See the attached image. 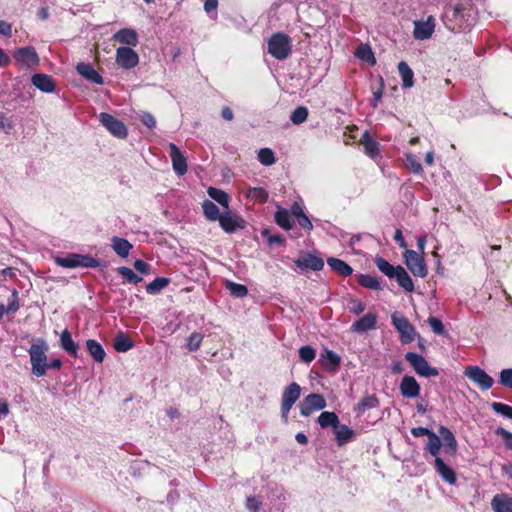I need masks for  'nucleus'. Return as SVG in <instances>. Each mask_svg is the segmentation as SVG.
<instances>
[{
    "label": "nucleus",
    "mask_w": 512,
    "mask_h": 512,
    "mask_svg": "<svg viewBox=\"0 0 512 512\" xmlns=\"http://www.w3.org/2000/svg\"><path fill=\"white\" fill-rule=\"evenodd\" d=\"M403 256L406 266L414 276L424 278L427 275V267L421 254L414 250H406Z\"/></svg>",
    "instance_id": "obj_10"
},
{
    "label": "nucleus",
    "mask_w": 512,
    "mask_h": 512,
    "mask_svg": "<svg viewBox=\"0 0 512 512\" xmlns=\"http://www.w3.org/2000/svg\"><path fill=\"white\" fill-rule=\"evenodd\" d=\"M111 248L121 258L128 257L133 245L124 238L114 236L111 239Z\"/></svg>",
    "instance_id": "obj_25"
},
{
    "label": "nucleus",
    "mask_w": 512,
    "mask_h": 512,
    "mask_svg": "<svg viewBox=\"0 0 512 512\" xmlns=\"http://www.w3.org/2000/svg\"><path fill=\"white\" fill-rule=\"evenodd\" d=\"M246 197L259 203H265L268 199V192L262 187H251L246 191Z\"/></svg>",
    "instance_id": "obj_42"
},
{
    "label": "nucleus",
    "mask_w": 512,
    "mask_h": 512,
    "mask_svg": "<svg viewBox=\"0 0 512 512\" xmlns=\"http://www.w3.org/2000/svg\"><path fill=\"white\" fill-rule=\"evenodd\" d=\"M377 324V315L375 313H367L360 319L355 321L350 330L355 333H365L369 330L375 329Z\"/></svg>",
    "instance_id": "obj_18"
},
{
    "label": "nucleus",
    "mask_w": 512,
    "mask_h": 512,
    "mask_svg": "<svg viewBox=\"0 0 512 512\" xmlns=\"http://www.w3.org/2000/svg\"><path fill=\"white\" fill-rule=\"evenodd\" d=\"M361 144L364 147L365 153L372 159L379 155V144L370 136L366 131L361 137Z\"/></svg>",
    "instance_id": "obj_32"
},
{
    "label": "nucleus",
    "mask_w": 512,
    "mask_h": 512,
    "mask_svg": "<svg viewBox=\"0 0 512 512\" xmlns=\"http://www.w3.org/2000/svg\"><path fill=\"white\" fill-rule=\"evenodd\" d=\"M308 109L304 106H299L293 110L290 115V120L293 124L299 125L307 120Z\"/></svg>",
    "instance_id": "obj_48"
},
{
    "label": "nucleus",
    "mask_w": 512,
    "mask_h": 512,
    "mask_svg": "<svg viewBox=\"0 0 512 512\" xmlns=\"http://www.w3.org/2000/svg\"><path fill=\"white\" fill-rule=\"evenodd\" d=\"M298 352H299V357H300L301 361H303L305 363L312 362L316 356L315 349L309 345L300 347Z\"/></svg>",
    "instance_id": "obj_53"
},
{
    "label": "nucleus",
    "mask_w": 512,
    "mask_h": 512,
    "mask_svg": "<svg viewBox=\"0 0 512 512\" xmlns=\"http://www.w3.org/2000/svg\"><path fill=\"white\" fill-rule=\"evenodd\" d=\"M356 56L370 64H375L376 62L374 54L368 45H360L356 51Z\"/></svg>",
    "instance_id": "obj_49"
},
{
    "label": "nucleus",
    "mask_w": 512,
    "mask_h": 512,
    "mask_svg": "<svg viewBox=\"0 0 512 512\" xmlns=\"http://www.w3.org/2000/svg\"><path fill=\"white\" fill-rule=\"evenodd\" d=\"M113 347L117 352H127L133 347V342L121 332L115 337Z\"/></svg>",
    "instance_id": "obj_40"
},
{
    "label": "nucleus",
    "mask_w": 512,
    "mask_h": 512,
    "mask_svg": "<svg viewBox=\"0 0 512 512\" xmlns=\"http://www.w3.org/2000/svg\"><path fill=\"white\" fill-rule=\"evenodd\" d=\"M434 30L435 18L430 15L425 21L420 20L414 22L413 36L417 40H426L432 36Z\"/></svg>",
    "instance_id": "obj_14"
},
{
    "label": "nucleus",
    "mask_w": 512,
    "mask_h": 512,
    "mask_svg": "<svg viewBox=\"0 0 512 512\" xmlns=\"http://www.w3.org/2000/svg\"><path fill=\"white\" fill-rule=\"evenodd\" d=\"M391 321L395 329L400 333L402 343L408 344L415 339V328L403 314L399 312L392 313Z\"/></svg>",
    "instance_id": "obj_5"
},
{
    "label": "nucleus",
    "mask_w": 512,
    "mask_h": 512,
    "mask_svg": "<svg viewBox=\"0 0 512 512\" xmlns=\"http://www.w3.org/2000/svg\"><path fill=\"white\" fill-rule=\"evenodd\" d=\"M499 383L512 390V368L502 369L499 373Z\"/></svg>",
    "instance_id": "obj_55"
},
{
    "label": "nucleus",
    "mask_w": 512,
    "mask_h": 512,
    "mask_svg": "<svg viewBox=\"0 0 512 512\" xmlns=\"http://www.w3.org/2000/svg\"><path fill=\"white\" fill-rule=\"evenodd\" d=\"M15 64L23 69H29L39 65V57L34 47L27 46L15 50L13 53Z\"/></svg>",
    "instance_id": "obj_7"
},
{
    "label": "nucleus",
    "mask_w": 512,
    "mask_h": 512,
    "mask_svg": "<svg viewBox=\"0 0 512 512\" xmlns=\"http://www.w3.org/2000/svg\"><path fill=\"white\" fill-rule=\"evenodd\" d=\"M169 284V279L165 277H157L152 282L147 284L146 292L150 295H155L163 290Z\"/></svg>",
    "instance_id": "obj_43"
},
{
    "label": "nucleus",
    "mask_w": 512,
    "mask_h": 512,
    "mask_svg": "<svg viewBox=\"0 0 512 512\" xmlns=\"http://www.w3.org/2000/svg\"><path fill=\"white\" fill-rule=\"evenodd\" d=\"M275 222L284 230H290L293 227L291 215L285 208H278L275 213Z\"/></svg>",
    "instance_id": "obj_35"
},
{
    "label": "nucleus",
    "mask_w": 512,
    "mask_h": 512,
    "mask_svg": "<svg viewBox=\"0 0 512 512\" xmlns=\"http://www.w3.org/2000/svg\"><path fill=\"white\" fill-rule=\"evenodd\" d=\"M325 407V398L320 394L312 393L304 398L303 402L300 405V413L302 416L307 417L312 412L322 410Z\"/></svg>",
    "instance_id": "obj_13"
},
{
    "label": "nucleus",
    "mask_w": 512,
    "mask_h": 512,
    "mask_svg": "<svg viewBox=\"0 0 512 512\" xmlns=\"http://www.w3.org/2000/svg\"><path fill=\"white\" fill-rule=\"evenodd\" d=\"M262 235L267 238V242L269 245L278 244L282 245L284 243V239L281 235H269L268 230H264Z\"/></svg>",
    "instance_id": "obj_61"
},
{
    "label": "nucleus",
    "mask_w": 512,
    "mask_h": 512,
    "mask_svg": "<svg viewBox=\"0 0 512 512\" xmlns=\"http://www.w3.org/2000/svg\"><path fill=\"white\" fill-rule=\"evenodd\" d=\"M115 61L120 68L130 70L138 65L139 56L131 47L122 46L116 50Z\"/></svg>",
    "instance_id": "obj_12"
},
{
    "label": "nucleus",
    "mask_w": 512,
    "mask_h": 512,
    "mask_svg": "<svg viewBox=\"0 0 512 512\" xmlns=\"http://www.w3.org/2000/svg\"><path fill=\"white\" fill-rule=\"evenodd\" d=\"M134 269L143 275L151 274V265L141 259H137L133 263Z\"/></svg>",
    "instance_id": "obj_58"
},
{
    "label": "nucleus",
    "mask_w": 512,
    "mask_h": 512,
    "mask_svg": "<svg viewBox=\"0 0 512 512\" xmlns=\"http://www.w3.org/2000/svg\"><path fill=\"white\" fill-rule=\"evenodd\" d=\"M434 467L437 474L447 483L453 485L456 483V474L454 470L444 463L442 458L434 459Z\"/></svg>",
    "instance_id": "obj_21"
},
{
    "label": "nucleus",
    "mask_w": 512,
    "mask_h": 512,
    "mask_svg": "<svg viewBox=\"0 0 512 512\" xmlns=\"http://www.w3.org/2000/svg\"><path fill=\"white\" fill-rule=\"evenodd\" d=\"M203 335L201 333L194 332L190 334L187 339V349L189 351H196L201 346Z\"/></svg>",
    "instance_id": "obj_54"
},
{
    "label": "nucleus",
    "mask_w": 512,
    "mask_h": 512,
    "mask_svg": "<svg viewBox=\"0 0 512 512\" xmlns=\"http://www.w3.org/2000/svg\"><path fill=\"white\" fill-rule=\"evenodd\" d=\"M398 72L402 79L403 88H411L414 85V73L405 61L399 62Z\"/></svg>",
    "instance_id": "obj_33"
},
{
    "label": "nucleus",
    "mask_w": 512,
    "mask_h": 512,
    "mask_svg": "<svg viewBox=\"0 0 512 512\" xmlns=\"http://www.w3.org/2000/svg\"><path fill=\"white\" fill-rule=\"evenodd\" d=\"M464 375L483 391L489 390L494 384V379L479 366L466 367Z\"/></svg>",
    "instance_id": "obj_8"
},
{
    "label": "nucleus",
    "mask_w": 512,
    "mask_h": 512,
    "mask_svg": "<svg viewBox=\"0 0 512 512\" xmlns=\"http://www.w3.org/2000/svg\"><path fill=\"white\" fill-rule=\"evenodd\" d=\"M333 431L339 446L352 441L355 437V432L347 425L341 424L340 422L337 424V426H335Z\"/></svg>",
    "instance_id": "obj_26"
},
{
    "label": "nucleus",
    "mask_w": 512,
    "mask_h": 512,
    "mask_svg": "<svg viewBox=\"0 0 512 512\" xmlns=\"http://www.w3.org/2000/svg\"><path fill=\"white\" fill-rule=\"evenodd\" d=\"M301 393L300 386L293 382L289 384L282 394V403L281 405L285 406V409L287 407H293V405L296 403V401L299 399Z\"/></svg>",
    "instance_id": "obj_22"
},
{
    "label": "nucleus",
    "mask_w": 512,
    "mask_h": 512,
    "mask_svg": "<svg viewBox=\"0 0 512 512\" xmlns=\"http://www.w3.org/2000/svg\"><path fill=\"white\" fill-rule=\"evenodd\" d=\"M170 158L173 170L179 176H183L187 172V160L184 154L179 150L176 144L170 143Z\"/></svg>",
    "instance_id": "obj_15"
},
{
    "label": "nucleus",
    "mask_w": 512,
    "mask_h": 512,
    "mask_svg": "<svg viewBox=\"0 0 512 512\" xmlns=\"http://www.w3.org/2000/svg\"><path fill=\"white\" fill-rule=\"evenodd\" d=\"M406 158V167L410 169L414 174L420 175L423 173V168L420 162L417 160L416 156L412 153H407L405 155Z\"/></svg>",
    "instance_id": "obj_50"
},
{
    "label": "nucleus",
    "mask_w": 512,
    "mask_h": 512,
    "mask_svg": "<svg viewBox=\"0 0 512 512\" xmlns=\"http://www.w3.org/2000/svg\"><path fill=\"white\" fill-rule=\"evenodd\" d=\"M202 209L204 216L209 221H217V219L220 218L221 213L219 211V208L213 201L207 199L204 200L202 203Z\"/></svg>",
    "instance_id": "obj_37"
},
{
    "label": "nucleus",
    "mask_w": 512,
    "mask_h": 512,
    "mask_svg": "<svg viewBox=\"0 0 512 512\" xmlns=\"http://www.w3.org/2000/svg\"><path fill=\"white\" fill-rule=\"evenodd\" d=\"M320 361L326 370H335L341 363V357L336 352L326 349L321 354Z\"/></svg>",
    "instance_id": "obj_29"
},
{
    "label": "nucleus",
    "mask_w": 512,
    "mask_h": 512,
    "mask_svg": "<svg viewBox=\"0 0 512 512\" xmlns=\"http://www.w3.org/2000/svg\"><path fill=\"white\" fill-rule=\"evenodd\" d=\"M207 193L211 199L216 201L225 209L229 208V196L226 192L215 187H209Z\"/></svg>",
    "instance_id": "obj_36"
},
{
    "label": "nucleus",
    "mask_w": 512,
    "mask_h": 512,
    "mask_svg": "<svg viewBox=\"0 0 512 512\" xmlns=\"http://www.w3.org/2000/svg\"><path fill=\"white\" fill-rule=\"evenodd\" d=\"M495 434L502 438L506 449L512 450V433L502 427L495 430Z\"/></svg>",
    "instance_id": "obj_56"
},
{
    "label": "nucleus",
    "mask_w": 512,
    "mask_h": 512,
    "mask_svg": "<svg viewBox=\"0 0 512 512\" xmlns=\"http://www.w3.org/2000/svg\"><path fill=\"white\" fill-rule=\"evenodd\" d=\"M258 161L264 166H271L276 162L274 152L270 148H261L257 155Z\"/></svg>",
    "instance_id": "obj_46"
},
{
    "label": "nucleus",
    "mask_w": 512,
    "mask_h": 512,
    "mask_svg": "<svg viewBox=\"0 0 512 512\" xmlns=\"http://www.w3.org/2000/svg\"><path fill=\"white\" fill-rule=\"evenodd\" d=\"M117 272L121 275L127 282L131 284H138L142 281V277L138 276L133 272L132 269L126 266H120L117 268Z\"/></svg>",
    "instance_id": "obj_47"
},
{
    "label": "nucleus",
    "mask_w": 512,
    "mask_h": 512,
    "mask_svg": "<svg viewBox=\"0 0 512 512\" xmlns=\"http://www.w3.org/2000/svg\"><path fill=\"white\" fill-rule=\"evenodd\" d=\"M100 123L115 137L124 139L128 135L125 124L113 115L101 112L98 116Z\"/></svg>",
    "instance_id": "obj_11"
},
{
    "label": "nucleus",
    "mask_w": 512,
    "mask_h": 512,
    "mask_svg": "<svg viewBox=\"0 0 512 512\" xmlns=\"http://www.w3.org/2000/svg\"><path fill=\"white\" fill-rule=\"evenodd\" d=\"M400 393L404 398H416L420 394L421 387L413 376L405 375L400 382Z\"/></svg>",
    "instance_id": "obj_16"
},
{
    "label": "nucleus",
    "mask_w": 512,
    "mask_h": 512,
    "mask_svg": "<svg viewBox=\"0 0 512 512\" xmlns=\"http://www.w3.org/2000/svg\"><path fill=\"white\" fill-rule=\"evenodd\" d=\"M438 432L440 438L443 440L446 452L455 454L457 451V441L451 430L445 426H440Z\"/></svg>",
    "instance_id": "obj_24"
},
{
    "label": "nucleus",
    "mask_w": 512,
    "mask_h": 512,
    "mask_svg": "<svg viewBox=\"0 0 512 512\" xmlns=\"http://www.w3.org/2000/svg\"><path fill=\"white\" fill-rule=\"evenodd\" d=\"M60 346L61 348L73 357L78 355V345L72 339L71 333L65 329L60 335Z\"/></svg>",
    "instance_id": "obj_28"
},
{
    "label": "nucleus",
    "mask_w": 512,
    "mask_h": 512,
    "mask_svg": "<svg viewBox=\"0 0 512 512\" xmlns=\"http://www.w3.org/2000/svg\"><path fill=\"white\" fill-rule=\"evenodd\" d=\"M261 507V501L256 496H249L246 500V508L250 512H258Z\"/></svg>",
    "instance_id": "obj_59"
},
{
    "label": "nucleus",
    "mask_w": 512,
    "mask_h": 512,
    "mask_svg": "<svg viewBox=\"0 0 512 512\" xmlns=\"http://www.w3.org/2000/svg\"><path fill=\"white\" fill-rule=\"evenodd\" d=\"M440 448V436L432 432L431 435L428 437L426 449L436 459L437 457H439Z\"/></svg>",
    "instance_id": "obj_44"
},
{
    "label": "nucleus",
    "mask_w": 512,
    "mask_h": 512,
    "mask_svg": "<svg viewBox=\"0 0 512 512\" xmlns=\"http://www.w3.org/2000/svg\"><path fill=\"white\" fill-rule=\"evenodd\" d=\"M296 219H297L298 224L302 228L309 230V231L313 229V224L305 213L303 215L297 217Z\"/></svg>",
    "instance_id": "obj_63"
},
{
    "label": "nucleus",
    "mask_w": 512,
    "mask_h": 512,
    "mask_svg": "<svg viewBox=\"0 0 512 512\" xmlns=\"http://www.w3.org/2000/svg\"><path fill=\"white\" fill-rule=\"evenodd\" d=\"M32 84L42 92L52 93L55 90L53 78L47 74L37 73L31 78Z\"/></svg>",
    "instance_id": "obj_20"
},
{
    "label": "nucleus",
    "mask_w": 512,
    "mask_h": 512,
    "mask_svg": "<svg viewBox=\"0 0 512 512\" xmlns=\"http://www.w3.org/2000/svg\"><path fill=\"white\" fill-rule=\"evenodd\" d=\"M47 350L48 345L44 339H38L28 350L32 374L36 377H42L46 374Z\"/></svg>",
    "instance_id": "obj_3"
},
{
    "label": "nucleus",
    "mask_w": 512,
    "mask_h": 512,
    "mask_svg": "<svg viewBox=\"0 0 512 512\" xmlns=\"http://www.w3.org/2000/svg\"><path fill=\"white\" fill-rule=\"evenodd\" d=\"M19 308H20V303H19L18 291L16 289H13V291L8 299V305L6 306V314L13 315L19 310Z\"/></svg>",
    "instance_id": "obj_51"
},
{
    "label": "nucleus",
    "mask_w": 512,
    "mask_h": 512,
    "mask_svg": "<svg viewBox=\"0 0 512 512\" xmlns=\"http://www.w3.org/2000/svg\"><path fill=\"white\" fill-rule=\"evenodd\" d=\"M291 44V38L287 34L274 33L268 40V53L277 60H284L291 53Z\"/></svg>",
    "instance_id": "obj_4"
},
{
    "label": "nucleus",
    "mask_w": 512,
    "mask_h": 512,
    "mask_svg": "<svg viewBox=\"0 0 512 512\" xmlns=\"http://www.w3.org/2000/svg\"><path fill=\"white\" fill-rule=\"evenodd\" d=\"M374 263L376 267L388 278H395L398 285L405 291L412 292L414 290L413 281L402 266H393L380 256L375 257Z\"/></svg>",
    "instance_id": "obj_1"
},
{
    "label": "nucleus",
    "mask_w": 512,
    "mask_h": 512,
    "mask_svg": "<svg viewBox=\"0 0 512 512\" xmlns=\"http://www.w3.org/2000/svg\"><path fill=\"white\" fill-rule=\"evenodd\" d=\"M55 263L63 268H106L107 264L101 259L94 258L90 255L67 253L63 256H56L54 258Z\"/></svg>",
    "instance_id": "obj_2"
},
{
    "label": "nucleus",
    "mask_w": 512,
    "mask_h": 512,
    "mask_svg": "<svg viewBox=\"0 0 512 512\" xmlns=\"http://www.w3.org/2000/svg\"><path fill=\"white\" fill-rule=\"evenodd\" d=\"M317 422L321 428L332 427L334 429L339 423V419L334 412L324 411L319 415Z\"/></svg>",
    "instance_id": "obj_38"
},
{
    "label": "nucleus",
    "mask_w": 512,
    "mask_h": 512,
    "mask_svg": "<svg viewBox=\"0 0 512 512\" xmlns=\"http://www.w3.org/2000/svg\"><path fill=\"white\" fill-rule=\"evenodd\" d=\"M217 221L220 227L227 233H233L238 228H241L238 220L233 217L229 211L222 213Z\"/></svg>",
    "instance_id": "obj_30"
},
{
    "label": "nucleus",
    "mask_w": 512,
    "mask_h": 512,
    "mask_svg": "<svg viewBox=\"0 0 512 512\" xmlns=\"http://www.w3.org/2000/svg\"><path fill=\"white\" fill-rule=\"evenodd\" d=\"M379 406V400L375 395H369L361 399V401L355 407V411L359 414H363L369 409L376 408Z\"/></svg>",
    "instance_id": "obj_39"
},
{
    "label": "nucleus",
    "mask_w": 512,
    "mask_h": 512,
    "mask_svg": "<svg viewBox=\"0 0 512 512\" xmlns=\"http://www.w3.org/2000/svg\"><path fill=\"white\" fill-rule=\"evenodd\" d=\"M327 264L330 268L341 276H350L353 269L343 260L330 257L327 259Z\"/></svg>",
    "instance_id": "obj_34"
},
{
    "label": "nucleus",
    "mask_w": 512,
    "mask_h": 512,
    "mask_svg": "<svg viewBox=\"0 0 512 512\" xmlns=\"http://www.w3.org/2000/svg\"><path fill=\"white\" fill-rule=\"evenodd\" d=\"M225 287L231 293V295L237 298H243L248 294V289L243 284L235 283L233 281H226Z\"/></svg>",
    "instance_id": "obj_45"
},
{
    "label": "nucleus",
    "mask_w": 512,
    "mask_h": 512,
    "mask_svg": "<svg viewBox=\"0 0 512 512\" xmlns=\"http://www.w3.org/2000/svg\"><path fill=\"white\" fill-rule=\"evenodd\" d=\"M451 13L450 21L454 22L453 26L450 27L452 30L462 31L469 29L473 25L471 11L466 9L463 5H455Z\"/></svg>",
    "instance_id": "obj_9"
},
{
    "label": "nucleus",
    "mask_w": 512,
    "mask_h": 512,
    "mask_svg": "<svg viewBox=\"0 0 512 512\" xmlns=\"http://www.w3.org/2000/svg\"><path fill=\"white\" fill-rule=\"evenodd\" d=\"M112 39L128 46H136L138 44L137 33L135 30L130 28L120 29L113 35Z\"/></svg>",
    "instance_id": "obj_23"
},
{
    "label": "nucleus",
    "mask_w": 512,
    "mask_h": 512,
    "mask_svg": "<svg viewBox=\"0 0 512 512\" xmlns=\"http://www.w3.org/2000/svg\"><path fill=\"white\" fill-rule=\"evenodd\" d=\"M294 263L301 270L310 269L312 271H320L324 267L323 259L313 254H308L303 259H296Z\"/></svg>",
    "instance_id": "obj_19"
},
{
    "label": "nucleus",
    "mask_w": 512,
    "mask_h": 512,
    "mask_svg": "<svg viewBox=\"0 0 512 512\" xmlns=\"http://www.w3.org/2000/svg\"><path fill=\"white\" fill-rule=\"evenodd\" d=\"M358 283L365 288L371 289V290H380L381 284L375 276H371L368 274H359L358 277Z\"/></svg>",
    "instance_id": "obj_41"
},
{
    "label": "nucleus",
    "mask_w": 512,
    "mask_h": 512,
    "mask_svg": "<svg viewBox=\"0 0 512 512\" xmlns=\"http://www.w3.org/2000/svg\"><path fill=\"white\" fill-rule=\"evenodd\" d=\"M141 122L149 129H153L156 126V119L155 117L148 112H144L140 116Z\"/></svg>",
    "instance_id": "obj_60"
},
{
    "label": "nucleus",
    "mask_w": 512,
    "mask_h": 512,
    "mask_svg": "<svg viewBox=\"0 0 512 512\" xmlns=\"http://www.w3.org/2000/svg\"><path fill=\"white\" fill-rule=\"evenodd\" d=\"M366 309V306L365 304L360 301V300H352L351 301V307H350V312L355 314V315H359L361 313H363Z\"/></svg>",
    "instance_id": "obj_62"
},
{
    "label": "nucleus",
    "mask_w": 512,
    "mask_h": 512,
    "mask_svg": "<svg viewBox=\"0 0 512 512\" xmlns=\"http://www.w3.org/2000/svg\"><path fill=\"white\" fill-rule=\"evenodd\" d=\"M432 432L433 431H431V430H429L428 428H425V427H414V428L411 429V434L414 437H422V436L429 437Z\"/></svg>",
    "instance_id": "obj_64"
},
{
    "label": "nucleus",
    "mask_w": 512,
    "mask_h": 512,
    "mask_svg": "<svg viewBox=\"0 0 512 512\" xmlns=\"http://www.w3.org/2000/svg\"><path fill=\"white\" fill-rule=\"evenodd\" d=\"M495 512H512V497L507 494H497L491 501Z\"/></svg>",
    "instance_id": "obj_27"
},
{
    "label": "nucleus",
    "mask_w": 512,
    "mask_h": 512,
    "mask_svg": "<svg viewBox=\"0 0 512 512\" xmlns=\"http://www.w3.org/2000/svg\"><path fill=\"white\" fill-rule=\"evenodd\" d=\"M76 71L77 73L83 77L85 80L97 84V85H103L104 80L102 76L97 72V70L90 64L85 62H79L76 65Z\"/></svg>",
    "instance_id": "obj_17"
},
{
    "label": "nucleus",
    "mask_w": 512,
    "mask_h": 512,
    "mask_svg": "<svg viewBox=\"0 0 512 512\" xmlns=\"http://www.w3.org/2000/svg\"><path fill=\"white\" fill-rule=\"evenodd\" d=\"M491 408L494 412L512 420V406L501 402H493Z\"/></svg>",
    "instance_id": "obj_52"
},
{
    "label": "nucleus",
    "mask_w": 512,
    "mask_h": 512,
    "mask_svg": "<svg viewBox=\"0 0 512 512\" xmlns=\"http://www.w3.org/2000/svg\"><path fill=\"white\" fill-rule=\"evenodd\" d=\"M427 322L435 334H437V335L445 334L446 331H445L444 325L439 318L431 316L428 318Z\"/></svg>",
    "instance_id": "obj_57"
},
{
    "label": "nucleus",
    "mask_w": 512,
    "mask_h": 512,
    "mask_svg": "<svg viewBox=\"0 0 512 512\" xmlns=\"http://www.w3.org/2000/svg\"><path fill=\"white\" fill-rule=\"evenodd\" d=\"M405 359L409 362L413 370L422 377H436L439 371L435 367H431L428 361L420 354L415 352H407Z\"/></svg>",
    "instance_id": "obj_6"
},
{
    "label": "nucleus",
    "mask_w": 512,
    "mask_h": 512,
    "mask_svg": "<svg viewBox=\"0 0 512 512\" xmlns=\"http://www.w3.org/2000/svg\"><path fill=\"white\" fill-rule=\"evenodd\" d=\"M86 348L89 354L97 363H102L104 361L106 353L98 341L94 339H88L86 341Z\"/></svg>",
    "instance_id": "obj_31"
}]
</instances>
